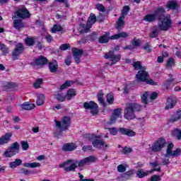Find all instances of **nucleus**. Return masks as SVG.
I'll use <instances>...</instances> for the list:
<instances>
[{
	"instance_id": "obj_1",
	"label": "nucleus",
	"mask_w": 181,
	"mask_h": 181,
	"mask_svg": "<svg viewBox=\"0 0 181 181\" xmlns=\"http://www.w3.org/2000/svg\"><path fill=\"white\" fill-rule=\"evenodd\" d=\"M102 137L103 136H97L95 134H85L83 136V139L85 141H90V142H92V144L95 148L105 149V148L108 147V145L105 144L104 141L98 140Z\"/></svg>"
},
{
	"instance_id": "obj_2",
	"label": "nucleus",
	"mask_w": 181,
	"mask_h": 181,
	"mask_svg": "<svg viewBox=\"0 0 181 181\" xmlns=\"http://www.w3.org/2000/svg\"><path fill=\"white\" fill-rule=\"evenodd\" d=\"M142 107L137 103H128L124 110V118L128 120L135 118V112H139Z\"/></svg>"
},
{
	"instance_id": "obj_3",
	"label": "nucleus",
	"mask_w": 181,
	"mask_h": 181,
	"mask_svg": "<svg viewBox=\"0 0 181 181\" xmlns=\"http://www.w3.org/2000/svg\"><path fill=\"white\" fill-rule=\"evenodd\" d=\"M158 28L163 32H166L172 28V17L168 14L159 17L158 19Z\"/></svg>"
},
{
	"instance_id": "obj_4",
	"label": "nucleus",
	"mask_w": 181,
	"mask_h": 181,
	"mask_svg": "<svg viewBox=\"0 0 181 181\" xmlns=\"http://www.w3.org/2000/svg\"><path fill=\"white\" fill-rule=\"evenodd\" d=\"M16 153H19V143L18 142L12 144L10 147L5 150L3 155L5 158H12Z\"/></svg>"
},
{
	"instance_id": "obj_5",
	"label": "nucleus",
	"mask_w": 181,
	"mask_h": 181,
	"mask_svg": "<svg viewBox=\"0 0 181 181\" xmlns=\"http://www.w3.org/2000/svg\"><path fill=\"white\" fill-rule=\"evenodd\" d=\"M136 78L139 80V81H146L147 84H151V86H156V83L153 81L152 79L149 78V75L148 72L145 70H140L136 75Z\"/></svg>"
},
{
	"instance_id": "obj_6",
	"label": "nucleus",
	"mask_w": 181,
	"mask_h": 181,
	"mask_svg": "<svg viewBox=\"0 0 181 181\" xmlns=\"http://www.w3.org/2000/svg\"><path fill=\"white\" fill-rule=\"evenodd\" d=\"M97 21V17H95V15L93 13H91L88 19L86 26L84 25H81V28H82L81 30H80L81 33H88L89 32L90 29H91V27L94 23H95Z\"/></svg>"
},
{
	"instance_id": "obj_7",
	"label": "nucleus",
	"mask_w": 181,
	"mask_h": 181,
	"mask_svg": "<svg viewBox=\"0 0 181 181\" xmlns=\"http://www.w3.org/2000/svg\"><path fill=\"white\" fill-rule=\"evenodd\" d=\"M71 119L69 116H65L62 118V122L56 121V127L61 131H67L70 127Z\"/></svg>"
},
{
	"instance_id": "obj_8",
	"label": "nucleus",
	"mask_w": 181,
	"mask_h": 181,
	"mask_svg": "<svg viewBox=\"0 0 181 181\" xmlns=\"http://www.w3.org/2000/svg\"><path fill=\"white\" fill-rule=\"evenodd\" d=\"M78 163L74 161V160H69L65 163L59 164V168H62L66 172H71L76 170Z\"/></svg>"
},
{
	"instance_id": "obj_9",
	"label": "nucleus",
	"mask_w": 181,
	"mask_h": 181,
	"mask_svg": "<svg viewBox=\"0 0 181 181\" xmlns=\"http://www.w3.org/2000/svg\"><path fill=\"white\" fill-rule=\"evenodd\" d=\"M166 146V140L163 138L158 139L152 146L153 152H160Z\"/></svg>"
},
{
	"instance_id": "obj_10",
	"label": "nucleus",
	"mask_w": 181,
	"mask_h": 181,
	"mask_svg": "<svg viewBox=\"0 0 181 181\" xmlns=\"http://www.w3.org/2000/svg\"><path fill=\"white\" fill-rule=\"evenodd\" d=\"M83 107L86 110H90L93 115H97L98 114V105L93 101L85 102Z\"/></svg>"
},
{
	"instance_id": "obj_11",
	"label": "nucleus",
	"mask_w": 181,
	"mask_h": 181,
	"mask_svg": "<svg viewBox=\"0 0 181 181\" xmlns=\"http://www.w3.org/2000/svg\"><path fill=\"white\" fill-rule=\"evenodd\" d=\"M16 15L18 18H21V19L30 18V13H29L26 7L23 6L19 7L18 10L16 12Z\"/></svg>"
},
{
	"instance_id": "obj_12",
	"label": "nucleus",
	"mask_w": 181,
	"mask_h": 181,
	"mask_svg": "<svg viewBox=\"0 0 181 181\" xmlns=\"http://www.w3.org/2000/svg\"><path fill=\"white\" fill-rule=\"evenodd\" d=\"M105 58L110 59V66H112V64H115V63H118L121 60V55L119 54H114V52H109L107 54H105Z\"/></svg>"
},
{
	"instance_id": "obj_13",
	"label": "nucleus",
	"mask_w": 181,
	"mask_h": 181,
	"mask_svg": "<svg viewBox=\"0 0 181 181\" xmlns=\"http://www.w3.org/2000/svg\"><path fill=\"white\" fill-rule=\"evenodd\" d=\"M23 50H25L23 45H22V43L17 44L12 54L13 57V60H16V57H18V56H21V54L23 53Z\"/></svg>"
},
{
	"instance_id": "obj_14",
	"label": "nucleus",
	"mask_w": 181,
	"mask_h": 181,
	"mask_svg": "<svg viewBox=\"0 0 181 181\" xmlns=\"http://www.w3.org/2000/svg\"><path fill=\"white\" fill-rule=\"evenodd\" d=\"M118 118H122V115H121V108H117L113 110L109 124H114V122H115Z\"/></svg>"
},
{
	"instance_id": "obj_15",
	"label": "nucleus",
	"mask_w": 181,
	"mask_h": 181,
	"mask_svg": "<svg viewBox=\"0 0 181 181\" xmlns=\"http://www.w3.org/2000/svg\"><path fill=\"white\" fill-rule=\"evenodd\" d=\"M72 52L76 63L78 64V63H80V59H81V56H83V49L72 48Z\"/></svg>"
},
{
	"instance_id": "obj_16",
	"label": "nucleus",
	"mask_w": 181,
	"mask_h": 181,
	"mask_svg": "<svg viewBox=\"0 0 181 181\" xmlns=\"http://www.w3.org/2000/svg\"><path fill=\"white\" fill-rule=\"evenodd\" d=\"M97 158L94 157L93 156H90L88 157H86L82 160H81L78 163V166H84V165H87L88 163H91L93 162H95Z\"/></svg>"
},
{
	"instance_id": "obj_17",
	"label": "nucleus",
	"mask_w": 181,
	"mask_h": 181,
	"mask_svg": "<svg viewBox=\"0 0 181 181\" xmlns=\"http://www.w3.org/2000/svg\"><path fill=\"white\" fill-rule=\"evenodd\" d=\"M11 138H12V133L7 132L4 135L0 137V146L8 144L11 141Z\"/></svg>"
},
{
	"instance_id": "obj_18",
	"label": "nucleus",
	"mask_w": 181,
	"mask_h": 181,
	"mask_svg": "<svg viewBox=\"0 0 181 181\" xmlns=\"http://www.w3.org/2000/svg\"><path fill=\"white\" fill-rule=\"evenodd\" d=\"M119 132L122 135H127V136H135L136 133L132 129H125L124 127H121L118 129Z\"/></svg>"
},
{
	"instance_id": "obj_19",
	"label": "nucleus",
	"mask_w": 181,
	"mask_h": 181,
	"mask_svg": "<svg viewBox=\"0 0 181 181\" xmlns=\"http://www.w3.org/2000/svg\"><path fill=\"white\" fill-rule=\"evenodd\" d=\"M176 99L175 98L170 97L167 100L165 108L166 110H172V108L176 105Z\"/></svg>"
},
{
	"instance_id": "obj_20",
	"label": "nucleus",
	"mask_w": 181,
	"mask_h": 181,
	"mask_svg": "<svg viewBox=\"0 0 181 181\" xmlns=\"http://www.w3.org/2000/svg\"><path fill=\"white\" fill-rule=\"evenodd\" d=\"M76 148L77 144L74 143H68L63 146L62 149L66 152H71L72 151H74V149H76Z\"/></svg>"
},
{
	"instance_id": "obj_21",
	"label": "nucleus",
	"mask_w": 181,
	"mask_h": 181,
	"mask_svg": "<svg viewBox=\"0 0 181 181\" xmlns=\"http://www.w3.org/2000/svg\"><path fill=\"white\" fill-rule=\"evenodd\" d=\"M47 64V59L45 58V57H40L36 59L33 62V66H43V64Z\"/></svg>"
},
{
	"instance_id": "obj_22",
	"label": "nucleus",
	"mask_w": 181,
	"mask_h": 181,
	"mask_svg": "<svg viewBox=\"0 0 181 181\" xmlns=\"http://www.w3.org/2000/svg\"><path fill=\"white\" fill-rule=\"evenodd\" d=\"M76 95H77V92L74 88L69 89L65 95L66 101H70Z\"/></svg>"
},
{
	"instance_id": "obj_23",
	"label": "nucleus",
	"mask_w": 181,
	"mask_h": 181,
	"mask_svg": "<svg viewBox=\"0 0 181 181\" xmlns=\"http://www.w3.org/2000/svg\"><path fill=\"white\" fill-rule=\"evenodd\" d=\"M129 35L127 33L121 32L116 35H112L110 37L111 40H117V39H125V37H128Z\"/></svg>"
},
{
	"instance_id": "obj_24",
	"label": "nucleus",
	"mask_w": 181,
	"mask_h": 181,
	"mask_svg": "<svg viewBox=\"0 0 181 181\" xmlns=\"http://www.w3.org/2000/svg\"><path fill=\"white\" fill-rule=\"evenodd\" d=\"M153 172V170L144 171L142 169H139L136 173V176L141 179L142 177H145V176H148V175H151Z\"/></svg>"
},
{
	"instance_id": "obj_25",
	"label": "nucleus",
	"mask_w": 181,
	"mask_h": 181,
	"mask_svg": "<svg viewBox=\"0 0 181 181\" xmlns=\"http://www.w3.org/2000/svg\"><path fill=\"white\" fill-rule=\"evenodd\" d=\"M13 28L17 29V30H19L20 29H22V28H25V24H23L21 19H14Z\"/></svg>"
},
{
	"instance_id": "obj_26",
	"label": "nucleus",
	"mask_w": 181,
	"mask_h": 181,
	"mask_svg": "<svg viewBox=\"0 0 181 181\" xmlns=\"http://www.w3.org/2000/svg\"><path fill=\"white\" fill-rule=\"evenodd\" d=\"M165 8L168 9L175 10L179 8V5H177V2L176 1H170L166 4Z\"/></svg>"
},
{
	"instance_id": "obj_27",
	"label": "nucleus",
	"mask_w": 181,
	"mask_h": 181,
	"mask_svg": "<svg viewBox=\"0 0 181 181\" xmlns=\"http://www.w3.org/2000/svg\"><path fill=\"white\" fill-rule=\"evenodd\" d=\"M174 147H175V145H173V143L168 142L167 148H166V153L165 154V156L166 158H170V155H172V153L173 152L172 149H173Z\"/></svg>"
},
{
	"instance_id": "obj_28",
	"label": "nucleus",
	"mask_w": 181,
	"mask_h": 181,
	"mask_svg": "<svg viewBox=\"0 0 181 181\" xmlns=\"http://www.w3.org/2000/svg\"><path fill=\"white\" fill-rule=\"evenodd\" d=\"M17 87L16 83L13 82H7L5 83V89L7 91H13V90H16Z\"/></svg>"
},
{
	"instance_id": "obj_29",
	"label": "nucleus",
	"mask_w": 181,
	"mask_h": 181,
	"mask_svg": "<svg viewBox=\"0 0 181 181\" xmlns=\"http://www.w3.org/2000/svg\"><path fill=\"white\" fill-rule=\"evenodd\" d=\"M125 20V16H120L117 24H116V29H121V28H124V25H125V22L124 21Z\"/></svg>"
},
{
	"instance_id": "obj_30",
	"label": "nucleus",
	"mask_w": 181,
	"mask_h": 181,
	"mask_svg": "<svg viewBox=\"0 0 181 181\" xmlns=\"http://www.w3.org/2000/svg\"><path fill=\"white\" fill-rule=\"evenodd\" d=\"M110 39H111V37H110V34L107 33L99 37L98 42L99 43H107Z\"/></svg>"
},
{
	"instance_id": "obj_31",
	"label": "nucleus",
	"mask_w": 181,
	"mask_h": 181,
	"mask_svg": "<svg viewBox=\"0 0 181 181\" xmlns=\"http://www.w3.org/2000/svg\"><path fill=\"white\" fill-rule=\"evenodd\" d=\"M49 69L51 73H56L57 71V69H59L57 62L54 61V62H50L49 64Z\"/></svg>"
},
{
	"instance_id": "obj_32",
	"label": "nucleus",
	"mask_w": 181,
	"mask_h": 181,
	"mask_svg": "<svg viewBox=\"0 0 181 181\" xmlns=\"http://www.w3.org/2000/svg\"><path fill=\"white\" fill-rule=\"evenodd\" d=\"M36 105L34 103H30L29 102L24 103L21 105L23 110H34Z\"/></svg>"
},
{
	"instance_id": "obj_33",
	"label": "nucleus",
	"mask_w": 181,
	"mask_h": 181,
	"mask_svg": "<svg viewBox=\"0 0 181 181\" xmlns=\"http://www.w3.org/2000/svg\"><path fill=\"white\" fill-rule=\"evenodd\" d=\"M23 166L25 168H31V169H33L35 168H40L41 165H40V163L33 162V163H25L23 164Z\"/></svg>"
},
{
	"instance_id": "obj_34",
	"label": "nucleus",
	"mask_w": 181,
	"mask_h": 181,
	"mask_svg": "<svg viewBox=\"0 0 181 181\" xmlns=\"http://www.w3.org/2000/svg\"><path fill=\"white\" fill-rule=\"evenodd\" d=\"M21 165H22V160L21 159H16L15 161L9 163V166L11 169H15V168H18Z\"/></svg>"
},
{
	"instance_id": "obj_35",
	"label": "nucleus",
	"mask_w": 181,
	"mask_h": 181,
	"mask_svg": "<svg viewBox=\"0 0 181 181\" xmlns=\"http://www.w3.org/2000/svg\"><path fill=\"white\" fill-rule=\"evenodd\" d=\"M37 105H43L45 104V95L39 94L36 101Z\"/></svg>"
},
{
	"instance_id": "obj_36",
	"label": "nucleus",
	"mask_w": 181,
	"mask_h": 181,
	"mask_svg": "<svg viewBox=\"0 0 181 181\" xmlns=\"http://www.w3.org/2000/svg\"><path fill=\"white\" fill-rule=\"evenodd\" d=\"M156 15L155 13L153 14H148L144 16V21L146 22H153L156 19Z\"/></svg>"
},
{
	"instance_id": "obj_37",
	"label": "nucleus",
	"mask_w": 181,
	"mask_h": 181,
	"mask_svg": "<svg viewBox=\"0 0 181 181\" xmlns=\"http://www.w3.org/2000/svg\"><path fill=\"white\" fill-rule=\"evenodd\" d=\"M162 31L160 29H159L158 27H153V31L149 34L150 37H156L158 35H159V33Z\"/></svg>"
},
{
	"instance_id": "obj_38",
	"label": "nucleus",
	"mask_w": 181,
	"mask_h": 181,
	"mask_svg": "<svg viewBox=\"0 0 181 181\" xmlns=\"http://www.w3.org/2000/svg\"><path fill=\"white\" fill-rule=\"evenodd\" d=\"M63 30V27L59 24H55L51 29L52 33H57V32H62Z\"/></svg>"
},
{
	"instance_id": "obj_39",
	"label": "nucleus",
	"mask_w": 181,
	"mask_h": 181,
	"mask_svg": "<svg viewBox=\"0 0 181 181\" xmlns=\"http://www.w3.org/2000/svg\"><path fill=\"white\" fill-rule=\"evenodd\" d=\"M171 134L175 138H177V139H181V129H175L172 131Z\"/></svg>"
},
{
	"instance_id": "obj_40",
	"label": "nucleus",
	"mask_w": 181,
	"mask_h": 181,
	"mask_svg": "<svg viewBox=\"0 0 181 181\" xmlns=\"http://www.w3.org/2000/svg\"><path fill=\"white\" fill-rule=\"evenodd\" d=\"M56 100L57 101H59L60 103H64L66 100H67V98H66V95H63V93H58L55 95Z\"/></svg>"
},
{
	"instance_id": "obj_41",
	"label": "nucleus",
	"mask_w": 181,
	"mask_h": 181,
	"mask_svg": "<svg viewBox=\"0 0 181 181\" xmlns=\"http://www.w3.org/2000/svg\"><path fill=\"white\" fill-rule=\"evenodd\" d=\"M165 8L163 7H158L154 12V14L157 18H159L160 15H163L165 13Z\"/></svg>"
},
{
	"instance_id": "obj_42",
	"label": "nucleus",
	"mask_w": 181,
	"mask_h": 181,
	"mask_svg": "<svg viewBox=\"0 0 181 181\" xmlns=\"http://www.w3.org/2000/svg\"><path fill=\"white\" fill-rule=\"evenodd\" d=\"M42 84H43V79L38 78L34 82L33 87L34 88H40Z\"/></svg>"
},
{
	"instance_id": "obj_43",
	"label": "nucleus",
	"mask_w": 181,
	"mask_h": 181,
	"mask_svg": "<svg viewBox=\"0 0 181 181\" xmlns=\"http://www.w3.org/2000/svg\"><path fill=\"white\" fill-rule=\"evenodd\" d=\"M128 165L127 164H120L117 166V172L119 173H124L127 170Z\"/></svg>"
},
{
	"instance_id": "obj_44",
	"label": "nucleus",
	"mask_w": 181,
	"mask_h": 181,
	"mask_svg": "<svg viewBox=\"0 0 181 181\" xmlns=\"http://www.w3.org/2000/svg\"><path fill=\"white\" fill-rule=\"evenodd\" d=\"M140 45H142V40L138 39V38H134L132 40V45L134 46V47H139Z\"/></svg>"
},
{
	"instance_id": "obj_45",
	"label": "nucleus",
	"mask_w": 181,
	"mask_h": 181,
	"mask_svg": "<svg viewBox=\"0 0 181 181\" xmlns=\"http://www.w3.org/2000/svg\"><path fill=\"white\" fill-rule=\"evenodd\" d=\"M148 97H149V93L145 92L141 95V101L145 105L148 104Z\"/></svg>"
},
{
	"instance_id": "obj_46",
	"label": "nucleus",
	"mask_w": 181,
	"mask_h": 181,
	"mask_svg": "<svg viewBox=\"0 0 181 181\" xmlns=\"http://www.w3.org/2000/svg\"><path fill=\"white\" fill-rule=\"evenodd\" d=\"M181 154V149L180 148H177L175 150L173 151V153H171L170 156H172L173 158H176L177 156H180Z\"/></svg>"
},
{
	"instance_id": "obj_47",
	"label": "nucleus",
	"mask_w": 181,
	"mask_h": 181,
	"mask_svg": "<svg viewBox=\"0 0 181 181\" xmlns=\"http://www.w3.org/2000/svg\"><path fill=\"white\" fill-rule=\"evenodd\" d=\"M98 100L102 105H105V103H104V93L103 92H100L98 94Z\"/></svg>"
},
{
	"instance_id": "obj_48",
	"label": "nucleus",
	"mask_w": 181,
	"mask_h": 181,
	"mask_svg": "<svg viewBox=\"0 0 181 181\" xmlns=\"http://www.w3.org/2000/svg\"><path fill=\"white\" fill-rule=\"evenodd\" d=\"M132 66L134 70H141V69H142V65L139 61L133 62Z\"/></svg>"
},
{
	"instance_id": "obj_49",
	"label": "nucleus",
	"mask_w": 181,
	"mask_h": 181,
	"mask_svg": "<svg viewBox=\"0 0 181 181\" xmlns=\"http://www.w3.org/2000/svg\"><path fill=\"white\" fill-rule=\"evenodd\" d=\"M107 103L108 104H113L114 103V95L111 93H108L106 96Z\"/></svg>"
},
{
	"instance_id": "obj_50",
	"label": "nucleus",
	"mask_w": 181,
	"mask_h": 181,
	"mask_svg": "<svg viewBox=\"0 0 181 181\" xmlns=\"http://www.w3.org/2000/svg\"><path fill=\"white\" fill-rule=\"evenodd\" d=\"M35 40L33 37H28L25 39V44L27 46H33V45H35Z\"/></svg>"
},
{
	"instance_id": "obj_51",
	"label": "nucleus",
	"mask_w": 181,
	"mask_h": 181,
	"mask_svg": "<svg viewBox=\"0 0 181 181\" xmlns=\"http://www.w3.org/2000/svg\"><path fill=\"white\" fill-rule=\"evenodd\" d=\"M128 12H129V6H124L122 10L121 16H127V15H128Z\"/></svg>"
},
{
	"instance_id": "obj_52",
	"label": "nucleus",
	"mask_w": 181,
	"mask_h": 181,
	"mask_svg": "<svg viewBox=\"0 0 181 181\" xmlns=\"http://www.w3.org/2000/svg\"><path fill=\"white\" fill-rule=\"evenodd\" d=\"M181 118V110L177 112L175 117L170 119L171 122H176V121H178V119H180Z\"/></svg>"
},
{
	"instance_id": "obj_53",
	"label": "nucleus",
	"mask_w": 181,
	"mask_h": 181,
	"mask_svg": "<svg viewBox=\"0 0 181 181\" xmlns=\"http://www.w3.org/2000/svg\"><path fill=\"white\" fill-rule=\"evenodd\" d=\"M21 148L23 151H28L29 149V144L28 143V141H21Z\"/></svg>"
},
{
	"instance_id": "obj_54",
	"label": "nucleus",
	"mask_w": 181,
	"mask_h": 181,
	"mask_svg": "<svg viewBox=\"0 0 181 181\" xmlns=\"http://www.w3.org/2000/svg\"><path fill=\"white\" fill-rule=\"evenodd\" d=\"M73 84V82L71 81H66L64 84H62L60 86V90H64L65 88H67V87H70Z\"/></svg>"
},
{
	"instance_id": "obj_55",
	"label": "nucleus",
	"mask_w": 181,
	"mask_h": 181,
	"mask_svg": "<svg viewBox=\"0 0 181 181\" xmlns=\"http://www.w3.org/2000/svg\"><path fill=\"white\" fill-rule=\"evenodd\" d=\"M0 50H2L3 53H4V54H8V47H6V45H4V44H1L0 42Z\"/></svg>"
},
{
	"instance_id": "obj_56",
	"label": "nucleus",
	"mask_w": 181,
	"mask_h": 181,
	"mask_svg": "<svg viewBox=\"0 0 181 181\" xmlns=\"http://www.w3.org/2000/svg\"><path fill=\"white\" fill-rule=\"evenodd\" d=\"M151 166L154 168L153 170H156V172H159L160 170V167L159 166V163H158V162L151 163Z\"/></svg>"
},
{
	"instance_id": "obj_57",
	"label": "nucleus",
	"mask_w": 181,
	"mask_h": 181,
	"mask_svg": "<svg viewBox=\"0 0 181 181\" xmlns=\"http://www.w3.org/2000/svg\"><path fill=\"white\" fill-rule=\"evenodd\" d=\"M134 173H135V172L134 171V170H130L126 172L123 175V177H129L132 176V175H134Z\"/></svg>"
},
{
	"instance_id": "obj_58",
	"label": "nucleus",
	"mask_w": 181,
	"mask_h": 181,
	"mask_svg": "<svg viewBox=\"0 0 181 181\" xmlns=\"http://www.w3.org/2000/svg\"><path fill=\"white\" fill-rule=\"evenodd\" d=\"M175 65V59L170 58L167 62V67H172Z\"/></svg>"
},
{
	"instance_id": "obj_59",
	"label": "nucleus",
	"mask_w": 181,
	"mask_h": 181,
	"mask_svg": "<svg viewBox=\"0 0 181 181\" xmlns=\"http://www.w3.org/2000/svg\"><path fill=\"white\" fill-rule=\"evenodd\" d=\"M95 6L98 11H100V12H104V11H105V7L101 4H97Z\"/></svg>"
},
{
	"instance_id": "obj_60",
	"label": "nucleus",
	"mask_w": 181,
	"mask_h": 181,
	"mask_svg": "<svg viewBox=\"0 0 181 181\" xmlns=\"http://www.w3.org/2000/svg\"><path fill=\"white\" fill-rule=\"evenodd\" d=\"M109 132L111 134V135H117L118 134V130L115 128H109Z\"/></svg>"
},
{
	"instance_id": "obj_61",
	"label": "nucleus",
	"mask_w": 181,
	"mask_h": 181,
	"mask_svg": "<svg viewBox=\"0 0 181 181\" xmlns=\"http://www.w3.org/2000/svg\"><path fill=\"white\" fill-rule=\"evenodd\" d=\"M123 153H124V155H127L128 153H131V152H132V148H129V147H126L123 149Z\"/></svg>"
},
{
	"instance_id": "obj_62",
	"label": "nucleus",
	"mask_w": 181,
	"mask_h": 181,
	"mask_svg": "<svg viewBox=\"0 0 181 181\" xmlns=\"http://www.w3.org/2000/svg\"><path fill=\"white\" fill-rule=\"evenodd\" d=\"M162 163L163 165H169V163H170V162L169 161V158H166L164 156V158L162 160Z\"/></svg>"
},
{
	"instance_id": "obj_63",
	"label": "nucleus",
	"mask_w": 181,
	"mask_h": 181,
	"mask_svg": "<svg viewBox=\"0 0 181 181\" xmlns=\"http://www.w3.org/2000/svg\"><path fill=\"white\" fill-rule=\"evenodd\" d=\"M160 177H159V175H153L151 177V181H160Z\"/></svg>"
},
{
	"instance_id": "obj_64",
	"label": "nucleus",
	"mask_w": 181,
	"mask_h": 181,
	"mask_svg": "<svg viewBox=\"0 0 181 181\" xmlns=\"http://www.w3.org/2000/svg\"><path fill=\"white\" fill-rule=\"evenodd\" d=\"M69 47H70V46H69V45H67V44H64V45H61V46L59 47V49H60L61 50H67V49H69Z\"/></svg>"
}]
</instances>
